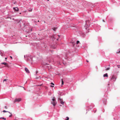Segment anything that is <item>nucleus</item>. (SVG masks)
I'll return each instance as SVG.
<instances>
[{
  "instance_id": "nucleus-39",
  "label": "nucleus",
  "mask_w": 120,
  "mask_h": 120,
  "mask_svg": "<svg viewBox=\"0 0 120 120\" xmlns=\"http://www.w3.org/2000/svg\"><path fill=\"white\" fill-rule=\"evenodd\" d=\"M72 44L73 45H74L75 44V42H72Z\"/></svg>"
},
{
  "instance_id": "nucleus-52",
  "label": "nucleus",
  "mask_w": 120,
  "mask_h": 120,
  "mask_svg": "<svg viewBox=\"0 0 120 120\" xmlns=\"http://www.w3.org/2000/svg\"><path fill=\"white\" fill-rule=\"evenodd\" d=\"M23 88L25 90V88L24 87H23Z\"/></svg>"
},
{
  "instance_id": "nucleus-45",
  "label": "nucleus",
  "mask_w": 120,
  "mask_h": 120,
  "mask_svg": "<svg viewBox=\"0 0 120 120\" xmlns=\"http://www.w3.org/2000/svg\"><path fill=\"white\" fill-rule=\"evenodd\" d=\"M86 61L87 62H89L88 61V60H86Z\"/></svg>"
},
{
  "instance_id": "nucleus-11",
  "label": "nucleus",
  "mask_w": 120,
  "mask_h": 120,
  "mask_svg": "<svg viewBox=\"0 0 120 120\" xmlns=\"http://www.w3.org/2000/svg\"><path fill=\"white\" fill-rule=\"evenodd\" d=\"M79 34L80 36L82 37L83 38H84L85 37V34L82 32H79Z\"/></svg>"
},
{
  "instance_id": "nucleus-28",
  "label": "nucleus",
  "mask_w": 120,
  "mask_h": 120,
  "mask_svg": "<svg viewBox=\"0 0 120 120\" xmlns=\"http://www.w3.org/2000/svg\"><path fill=\"white\" fill-rule=\"evenodd\" d=\"M110 68V67H108V68H107L105 69V70H109Z\"/></svg>"
},
{
  "instance_id": "nucleus-27",
  "label": "nucleus",
  "mask_w": 120,
  "mask_h": 120,
  "mask_svg": "<svg viewBox=\"0 0 120 120\" xmlns=\"http://www.w3.org/2000/svg\"><path fill=\"white\" fill-rule=\"evenodd\" d=\"M29 11H32V9H31L28 10Z\"/></svg>"
},
{
  "instance_id": "nucleus-53",
  "label": "nucleus",
  "mask_w": 120,
  "mask_h": 120,
  "mask_svg": "<svg viewBox=\"0 0 120 120\" xmlns=\"http://www.w3.org/2000/svg\"><path fill=\"white\" fill-rule=\"evenodd\" d=\"M103 22H105L104 21V20H103Z\"/></svg>"
},
{
  "instance_id": "nucleus-4",
  "label": "nucleus",
  "mask_w": 120,
  "mask_h": 120,
  "mask_svg": "<svg viewBox=\"0 0 120 120\" xmlns=\"http://www.w3.org/2000/svg\"><path fill=\"white\" fill-rule=\"evenodd\" d=\"M117 112H116L114 114H113V116L114 117L113 118L114 120L116 119H117L119 117V112L118 113Z\"/></svg>"
},
{
  "instance_id": "nucleus-33",
  "label": "nucleus",
  "mask_w": 120,
  "mask_h": 120,
  "mask_svg": "<svg viewBox=\"0 0 120 120\" xmlns=\"http://www.w3.org/2000/svg\"><path fill=\"white\" fill-rule=\"evenodd\" d=\"M96 111H97V110H96V109H95V110H93V111H94V113H95L96 112ZM92 111H93V110H92Z\"/></svg>"
},
{
  "instance_id": "nucleus-24",
  "label": "nucleus",
  "mask_w": 120,
  "mask_h": 120,
  "mask_svg": "<svg viewBox=\"0 0 120 120\" xmlns=\"http://www.w3.org/2000/svg\"><path fill=\"white\" fill-rule=\"evenodd\" d=\"M4 119V120H6V119L5 118H4V117H1L0 118V119Z\"/></svg>"
},
{
  "instance_id": "nucleus-57",
  "label": "nucleus",
  "mask_w": 120,
  "mask_h": 120,
  "mask_svg": "<svg viewBox=\"0 0 120 120\" xmlns=\"http://www.w3.org/2000/svg\"><path fill=\"white\" fill-rule=\"evenodd\" d=\"M109 66H110V65H109Z\"/></svg>"
},
{
  "instance_id": "nucleus-49",
  "label": "nucleus",
  "mask_w": 120,
  "mask_h": 120,
  "mask_svg": "<svg viewBox=\"0 0 120 120\" xmlns=\"http://www.w3.org/2000/svg\"><path fill=\"white\" fill-rule=\"evenodd\" d=\"M25 57H26V56L25 55H24V58H25Z\"/></svg>"
},
{
  "instance_id": "nucleus-51",
  "label": "nucleus",
  "mask_w": 120,
  "mask_h": 120,
  "mask_svg": "<svg viewBox=\"0 0 120 120\" xmlns=\"http://www.w3.org/2000/svg\"><path fill=\"white\" fill-rule=\"evenodd\" d=\"M58 38H57L56 39V40H58Z\"/></svg>"
},
{
  "instance_id": "nucleus-54",
  "label": "nucleus",
  "mask_w": 120,
  "mask_h": 120,
  "mask_svg": "<svg viewBox=\"0 0 120 120\" xmlns=\"http://www.w3.org/2000/svg\"><path fill=\"white\" fill-rule=\"evenodd\" d=\"M49 1V0H47V1Z\"/></svg>"
},
{
  "instance_id": "nucleus-47",
  "label": "nucleus",
  "mask_w": 120,
  "mask_h": 120,
  "mask_svg": "<svg viewBox=\"0 0 120 120\" xmlns=\"http://www.w3.org/2000/svg\"><path fill=\"white\" fill-rule=\"evenodd\" d=\"M38 72V71H36V74H37V73Z\"/></svg>"
},
{
  "instance_id": "nucleus-2",
  "label": "nucleus",
  "mask_w": 120,
  "mask_h": 120,
  "mask_svg": "<svg viewBox=\"0 0 120 120\" xmlns=\"http://www.w3.org/2000/svg\"><path fill=\"white\" fill-rule=\"evenodd\" d=\"M117 76L116 75H111L110 77V81L111 82H115L117 78Z\"/></svg>"
},
{
  "instance_id": "nucleus-58",
  "label": "nucleus",
  "mask_w": 120,
  "mask_h": 120,
  "mask_svg": "<svg viewBox=\"0 0 120 120\" xmlns=\"http://www.w3.org/2000/svg\"><path fill=\"white\" fill-rule=\"evenodd\" d=\"M21 14V13H20V14Z\"/></svg>"
},
{
  "instance_id": "nucleus-40",
  "label": "nucleus",
  "mask_w": 120,
  "mask_h": 120,
  "mask_svg": "<svg viewBox=\"0 0 120 120\" xmlns=\"http://www.w3.org/2000/svg\"><path fill=\"white\" fill-rule=\"evenodd\" d=\"M120 66V64L119 65H117V66H118V68H120V67H119V66Z\"/></svg>"
},
{
  "instance_id": "nucleus-50",
  "label": "nucleus",
  "mask_w": 120,
  "mask_h": 120,
  "mask_svg": "<svg viewBox=\"0 0 120 120\" xmlns=\"http://www.w3.org/2000/svg\"><path fill=\"white\" fill-rule=\"evenodd\" d=\"M104 111H104V110H103V112H104Z\"/></svg>"
},
{
  "instance_id": "nucleus-17",
  "label": "nucleus",
  "mask_w": 120,
  "mask_h": 120,
  "mask_svg": "<svg viewBox=\"0 0 120 120\" xmlns=\"http://www.w3.org/2000/svg\"><path fill=\"white\" fill-rule=\"evenodd\" d=\"M13 9L15 11L17 12L19 10V8L17 7H14Z\"/></svg>"
},
{
  "instance_id": "nucleus-21",
  "label": "nucleus",
  "mask_w": 120,
  "mask_h": 120,
  "mask_svg": "<svg viewBox=\"0 0 120 120\" xmlns=\"http://www.w3.org/2000/svg\"><path fill=\"white\" fill-rule=\"evenodd\" d=\"M98 39L100 42H101V37H99V38H98Z\"/></svg>"
},
{
  "instance_id": "nucleus-12",
  "label": "nucleus",
  "mask_w": 120,
  "mask_h": 120,
  "mask_svg": "<svg viewBox=\"0 0 120 120\" xmlns=\"http://www.w3.org/2000/svg\"><path fill=\"white\" fill-rule=\"evenodd\" d=\"M89 26V25L87 24V22H86V24H85V26H84V27L87 30H89L88 28Z\"/></svg>"
},
{
  "instance_id": "nucleus-48",
  "label": "nucleus",
  "mask_w": 120,
  "mask_h": 120,
  "mask_svg": "<svg viewBox=\"0 0 120 120\" xmlns=\"http://www.w3.org/2000/svg\"><path fill=\"white\" fill-rule=\"evenodd\" d=\"M51 86V87H54V86H52V85Z\"/></svg>"
},
{
  "instance_id": "nucleus-32",
  "label": "nucleus",
  "mask_w": 120,
  "mask_h": 120,
  "mask_svg": "<svg viewBox=\"0 0 120 120\" xmlns=\"http://www.w3.org/2000/svg\"><path fill=\"white\" fill-rule=\"evenodd\" d=\"M79 43V41H76V44H78Z\"/></svg>"
},
{
  "instance_id": "nucleus-14",
  "label": "nucleus",
  "mask_w": 120,
  "mask_h": 120,
  "mask_svg": "<svg viewBox=\"0 0 120 120\" xmlns=\"http://www.w3.org/2000/svg\"><path fill=\"white\" fill-rule=\"evenodd\" d=\"M107 98L105 97V98L103 99V102L104 104H106L107 103Z\"/></svg>"
},
{
  "instance_id": "nucleus-42",
  "label": "nucleus",
  "mask_w": 120,
  "mask_h": 120,
  "mask_svg": "<svg viewBox=\"0 0 120 120\" xmlns=\"http://www.w3.org/2000/svg\"><path fill=\"white\" fill-rule=\"evenodd\" d=\"M7 57H5V61H6L7 59Z\"/></svg>"
},
{
  "instance_id": "nucleus-30",
  "label": "nucleus",
  "mask_w": 120,
  "mask_h": 120,
  "mask_svg": "<svg viewBox=\"0 0 120 120\" xmlns=\"http://www.w3.org/2000/svg\"><path fill=\"white\" fill-rule=\"evenodd\" d=\"M3 112H9V111H6L5 110H4L3 111Z\"/></svg>"
},
{
  "instance_id": "nucleus-56",
  "label": "nucleus",
  "mask_w": 120,
  "mask_h": 120,
  "mask_svg": "<svg viewBox=\"0 0 120 120\" xmlns=\"http://www.w3.org/2000/svg\"><path fill=\"white\" fill-rule=\"evenodd\" d=\"M99 116V117H100V116Z\"/></svg>"
},
{
  "instance_id": "nucleus-37",
  "label": "nucleus",
  "mask_w": 120,
  "mask_h": 120,
  "mask_svg": "<svg viewBox=\"0 0 120 120\" xmlns=\"http://www.w3.org/2000/svg\"><path fill=\"white\" fill-rule=\"evenodd\" d=\"M59 101H62V100L60 98L59 99Z\"/></svg>"
},
{
  "instance_id": "nucleus-7",
  "label": "nucleus",
  "mask_w": 120,
  "mask_h": 120,
  "mask_svg": "<svg viewBox=\"0 0 120 120\" xmlns=\"http://www.w3.org/2000/svg\"><path fill=\"white\" fill-rule=\"evenodd\" d=\"M94 27L96 30V31L100 30V26L98 24H94Z\"/></svg>"
},
{
  "instance_id": "nucleus-8",
  "label": "nucleus",
  "mask_w": 120,
  "mask_h": 120,
  "mask_svg": "<svg viewBox=\"0 0 120 120\" xmlns=\"http://www.w3.org/2000/svg\"><path fill=\"white\" fill-rule=\"evenodd\" d=\"M56 36H58L59 37L60 36L58 35H52V36H50V38L51 39H52V41H54L56 39Z\"/></svg>"
},
{
  "instance_id": "nucleus-20",
  "label": "nucleus",
  "mask_w": 120,
  "mask_h": 120,
  "mask_svg": "<svg viewBox=\"0 0 120 120\" xmlns=\"http://www.w3.org/2000/svg\"><path fill=\"white\" fill-rule=\"evenodd\" d=\"M1 64H4L5 66H7V65L8 64L7 63H6L5 62H3V63H1Z\"/></svg>"
},
{
  "instance_id": "nucleus-3",
  "label": "nucleus",
  "mask_w": 120,
  "mask_h": 120,
  "mask_svg": "<svg viewBox=\"0 0 120 120\" xmlns=\"http://www.w3.org/2000/svg\"><path fill=\"white\" fill-rule=\"evenodd\" d=\"M105 6V4L104 5L103 3H101L100 8V9L102 10L103 11H107V9Z\"/></svg>"
},
{
  "instance_id": "nucleus-1",
  "label": "nucleus",
  "mask_w": 120,
  "mask_h": 120,
  "mask_svg": "<svg viewBox=\"0 0 120 120\" xmlns=\"http://www.w3.org/2000/svg\"><path fill=\"white\" fill-rule=\"evenodd\" d=\"M8 41H10L9 42H14L16 41L17 40V38H16V37L14 35L13 36H11L8 37L7 39Z\"/></svg>"
},
{
  "instance_id": "nucleus-10",
  "label": "nucleus",
  "mask_w": 120,
  "mask_h": 120,
  "mask_svg": "<svg viewBox=\"0 0 120 120\" xmlns=\"http://www.w3.org/2000/svg\"><path fill=\"white\" fill-rule=\"evenodd\" d=\"M113 83H109L108 84V88L109 89H112L113 86Z\"/></svg>"
},
{
  "instance_id": "nucleus-13",
  "label": "nucleus",
  "mask_w": 120,
  "mask_h": 120,
  "mask_svg": "<svg viewBox=\"0 0 120 120\" xmlns=\"http://www.w3.org/2000/svg\"><path fill=\"white\" fill-rule=\"evenodd\" d=\"M82 5L85 7H86L88 5L87 2L85 1H84L82 4Z\"/></svg>"
},
{
  "instance_id": "nucleus-43",
  "label": "nucleus",
  "mask_w": 120,
  "mask_h": 120,
  "mask_svg": "<svg viewBox=\"0 0 120 120\" xmlns=\"http://www.w3.org/2000/svg\"><path fill=\"white\" fill-rule=\"evenodd\" d=\"M10 57L11 59H12V56H10Z\"/></svg>"
},
{
  "instance_id": "nucleus-31",
  "label": "nucleus",
  "mask_w": 120,
  "mask_h": 120,
  "mask_svg": "<svg viewBox=\"0 0 120 120\" xmlns=\"http://www.w3.org/2000/svg\"><path fill=\"white\" fill-rule=\"evenodd\" d=\"M5 53H6L8 54H9V52L8 51L6 52Z\"/></svg>"
},
{
  "instance_id": "nucleus-29",
  "label": "nucleus",
  "mask_w": 120,
  "mask_h": 120,
  "mask_svg": "<svg viewBox=\"0 0 120 120\" xmlns=\"http://www.w3.org/2000/svg\"><path fill=\"white\" fill-rule=\"evenodd\" d=\"M51 47L54 49H55L56 48V47L55 46H51Z\"/></svg>"
},
{
  "instance_id": "nucleus-15",
  "label": "nucleus",
  "mask_w": 120,
  "mask_h": 120,
  "mask_svg": "<svg viewBox=\"0 0 120 120\" xmlns=\"http://www.w3.org/2000/svg\"><path fill=\"white\" fill-rule=\"evenodd\" d=\"M0 54L1 56H4L5 55L4 52L2 50H0Z\"/></svg>"
},
{
  "instance_id": "nucleus-46",
  "label": "nucleus",
  "mask_w": 120,
  "mask_h": 120,
  "mask_svg": "<svg viewBox=\"0 0 120 120\" xmlns=\"http://www.w3.org/2000/svg\"><path fill=\"white\" fill-rule=\"evenodd\" d=\"M120 53V51H119L118 52H117V53Z\"/></svg>"
},
{
  "instance_id": "nucleus-41",
  "label": "nucleus",
  "mask_w": 120,
  "mask_h": 120,
  "mask_svg": "<svg viewBox=\"0 0 120 120\" xmlns=\"http://www.w3.org/2000/svg\"><path fill=\"white\" fill-rule=\"evenodd\" d=\"M51 84L52 85H54V84L52 82H51Z\"/></svg>"
},
{
  "instance_id": "nucleus-25",
  "label": "nucleus",
  "mask_w": 120,
  "mask_h": 120,
  "mask_svg": "<svg viewBox=\"0 0 120 120\" xmlns=\"http://www.w3.org/2000/svg\"><path fill=\"white\" fill-rule=\"evenodd\" d=\"M8 112L10 114H11V115H10L9 116V117H11V116H12V115L11 114V113L10 112Z\"/></svg>"
},
{
  "instance_id": "nucleus-9",
  "label": "nucleus",
  "mask_w": 120,
  "mask_h": 120,
  "mask_svg": "<svg viewBox=\"0 0 120 120\" xmlns=\"http://www.w3.org/2000/svg\"><path fill=\"white\" fill-rule=\"evenodd\" d=\"M52 100L53 101L51 102V104L53 105L54 106L56 103L54 97L52 99Z\"/></svg>"
},
{
  "instance_id": "nucleus-23",
  "label": "nucleus",
  "mask_w": 120,
  "mask_h": 120,
  "mask_svg": "<svg viewBox=\"0 0 120 120\" xmlns=\"http://www.w3.org/2000/svg\"><path fill=\"white\" fill-rule=\"evenodd\" d=\"M61 83L62 85L64 84V82L63 79H61Z\"/></svg>"
},
{
  "instance_id": "nucleus-16",
  "label": "nucleus",
  "mask_w": 120,
  "mask_h": 120,
  "mask_svg": "<svg viewBox=\"0 0 120 120\" xmlns=\"http://www.w3.org/2000/svg\"><path fill=\"white\" fill-rule=\"evenodd\" d=\"M21 100V99L20 98L16 99L15 100L14 102L15 103L16 102H19Z\"/></svg>"
},
{
  "instance_id": "nucleus-35",
  "label": "nucleus",
  "mask_w": 120,
  "mask_h": 120,
  "mask_svg": "<svg viewBox=\"0 0 120 120\" xmlns=\"http://www.w3.org/2000/svg\"><path fill=\"white\" fill-rule=\"evenodd\" d=\"M29 29H30V30H29V32L30 31L31 32L32 31V29L30 28Z\"/></svg>"
},
{
  "instance_id": "nucleus-5",
  "label": "nucleus",
  "mask_w": 120,
  "mask_h": 120,
  "mask_svg": "<svg viewBox=\"0 0 120 120\" xmlns=\"http://www.w3.org/2000/svg\"><path fill=\"white\" fill-rule=\"evenodd\" d=\"M94 106V105L93 103H91V105L89 106L86 105V107H87L88 109H87L86 111H88L90 110L92 108H93Z\"/></svg>"
},
{
  "instance_id": "nucleus-44",
  "label": "nucleus",
  "mask_w": 120,
  "mask_h": 120,
  "mask_svg": "<svg viewBox=\"0 0 120 120\" xmlns=\"http://www.w3.org/2000/svg\"><path fill=\"white\" fill-rule=\"evenodd\" d=\"M4 108H5V109H7V107L6 106H5L4 107Z\"/></svg>"
},
{
  "instance_id": "nucleus-38",
  "label": "nucleus",
  "mask_w": 120,
  "mask_h": 120,
  "mask_svg": "<svg viewBox=\"0 0 120 120\" xmlns=\"http://www.w3.org/2000/svg\"><path fill=\"white\" fill-rule=\"evenodd\" d=\"M8 79H4L3 80V82H4L5 81H6L7 80H8Z\"/></svg>"
},
{
  "instance_id": "nucleus-55",
  "label": "nucleus",
  "mask_w": 120,
  "mask_h": 120,
  "mask_svg": "<svg viewBox=\"0 0 120 120\" xmlns=\"http://www.w3.org/2000/svg\"><path fill=\"white\" fill-rule=\"evenodd\" d=\"M15 4V3H14V4Z\"/></svg>"
},
{
  "instance_id": "nucleus-18",
  "label": "nucleus",
  "mask_w": 120,
  "mask_h": 120,
  "mask_svg": "<svg viewBox=\"0 0 120 120\" xmlns=\"http://www.w3.org/2000/svg\"><path fill=\"white\" fill-rule=\"evenodd\" d=\"M25 71L27 73H30V71L27 68H25Z\"/></svg>"
},
{
  "instance_id": "nucleus-26",
  "label": "nucleus",
  "mask_w": 120,
  "mask_h": 120,
  "mask_svg": "<svg viewBox=\"0 0 120 120\" xmlns=\"http://www.w3.org/2000/svg\"><path fill=\"white\" fill-rule=\"evenodd\" d=\"M69 118L68 117H67L66 119H65V120H69Z\"/></svg>"
},
{
  "instance_id": "nucleus-36",
  "label": "nucleus",
  "mask_w": 120,
  "mask_h": 120,
  "mask_svg": "<svg viewBox=\"0 0 120 120\" xmlns=\"http://www.w3.org/2000/svg\"><path fill=\"white\" fill-rule=\"evenodd\" d=\"M44 65H49V64H48L47 63H45L44 64Z\"/></svg>"
},
{
  "instance_id": "nucleus-22",
  "label": "nucleus",
  "mask_w": 120,
  "mask_h": 120,
  "mask_svg": "<svg viewBox=\"0 0 120 120\" xmlns=\"http://www.w3.org/2000/svg\"><path fill=\"white\" fill-rule=\"evenodd\" d=\"M60 103L62 105H64V102L62 101H60Z\"/></svg>"
},
{
  "instance_id": "nucleus-34",
  "label": "nucleus",
  "mask_w": 120,
  "mask_h": 120,
  "mask_svg": "<svg viewBox=\"0 0 120 120\" xmlns=\"http://www.w3.org/2000/svg\"><path fill=\"white\" fill-rule=\"evenodd\" d=\"M56 29L55 28H54L53 30L54 31H55L56 30Z\"/></svg>"
},
{
  "instance_id": "nucleus-6",
  "label": "nucleus",
  "mask_w": 120,
  "mask_h": 120,
  "mask_svg": "<svg viewBox=\"0 0 120 120\" xmlns=\"http://www.w3.org/2000/svg\"><path fill=\"white\" fill-rule=\"evenodd\" d=\"M26 58L28 61H33V57L31 55H26Z\"/></svg>"
},
{
  "instance_id": "nucleus-19",
  "label": "nucleus",
  "mask_w": 120,
  "mask_h": 120,
  "mask_svg": "<svg viewBox=\"0 0 120 120\" xmlns=\"http://www.w3.org/2000/svg\"><path fill=\"white\" fill-rule=\"evenodd\" d=\"M108 77V75L107 73H106L103 75L104 77Z\"/></svg>"
}]
</instances>
